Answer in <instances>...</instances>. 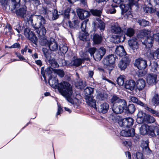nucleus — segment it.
I'll return each mask as SVG.
<instances>
[{
  "label": "nucleus",
  "instance_id": "nucleus-1",
  "mask_svg": "<svg viewBox=\"0 0 159 159\" xmlns=\"http://www.w3.org/2000/svg\"><path fill=\"white\" fill-rule=\"evenodd\" d=\"M50 75L48 81L49 85L52 87L57 88L60 93L69 102L73 104L72 98L73 90L71 85L68 82L63 81L58 84V80L56 77Z\"/></svg>",
  "mask_w": 159,
  "mask_h": 159
},
{
  "label": "nucleus",
  "instance_id": "nucleus-2",
  "mask_svg": "<svg viewBox=\"0 0 159 159\" xmlns=\"http://www.w3.org/2000/svg\"><path fill=\"white\" fill-rule=\"evenodd\" d=\"M113 2L118 4L121 10V14L123 15L128 11L131 7L136 2L134 0H113Z\"/></svg>",
  "mask_w": 159,
  "mask_h": 159
},
{
  "label": "nucleus",
  "instance_id": "nucleus-3",
  "mask_svg": "<svg viewBox=\"0 0 159 159\" xmlns=\"http://www.w3.org/2000/svg\"><path fill=\"white\" fill-rule=\"evenodd\" d=\"M156 127H157L154 125L149 126L147 124H143L140 128V133L143 135L148 134L152 137H155Z\"/></svg>",
  "mask_w": 159,
  "mask_h": 159
},
{
  "label": "nucleus",
  "instance_id": "nucleus-4",
  "mask_svg": "<svg viewBox=\"0 0 159 159\" xmlns=\"http://www.w3.org/2000/svg\"><path fill=\"white\" fill-rule=\"evenodd\" d=\"M130 99L132 102L143 107L146 110L148 111L154 116H159V112L154 110L151 108H149L146 104L139 100L137 98L135 97L130 96Z\"/></svg>",
  "mask_w": 159,
  "mask_h": 159
},
{
  "label": "nucleus",
  "instance_id": "nucleus-5",
  "mask_svg": "<svg viewBox=\"0 0 159 159\" xmlns=\"http://www.w3.org/2000/svg\"><path fill=\"white\" fill-rule=\"evenodd\" d=\"M147 34L146 33L143 31H141L138 35L139 38L145 39V40L142 39L141 42L144 45L146 48H150L152 46V42L153 38L152 37L148 36L146 37Z\"/></svg>",
  "mask_w": 159,
  "mask_h": 159
},
{
  "label": "nucleus",
  "instance_id": "nucleus-6",
  "mask_svg": "<svg viewBox=\"0 0 159 159\" xmlns=\"http://www.w3.org/2000/svg\"><path fill=\"white\" fill-rule=\"evenodd\" d=\"M16 15L24 19L29 20L32 16V15L29 11H27V7L24 6L20 8L16 11Z\"/></svg>",
  "mask_w": 159,
  "mask_h": 159
},
{
  "label": "nucleus",
  "instance_id": "nucleus-7",
  "mask_svg": "<svg viewBox=\"0 0 159 159\" xmlns=\"http://www.w3.org/2000/svg\"><path fill=\"white\" fill-rule=\"evenodd\" d=\"M24 34L25 37L33 43L35 44L37 42L38 40L37 37L29 28H26L24 30Z\"/></svg>",
  "mask_w": 159,
  "mask_h": 159
},
{
  "label": "nucleus",
  "instance_id": "nucleus-8",
  "mask_svg": "<svg viewBox=\"0 0 159 159\" xmlns=\"http://www.w3.org/2000/svg\"><path fill=\"white\" fill-rule=\"evenodd\" d=\"M118 123L121 127L124 128H129L133 124L134 120L131 117L126 118L119 120Z\"/></svg>",
  "mask_w": 159,
  "mask_h": 159
},
{
  "label": "nucleus",
  "instance_id": "nucleus-9",
  "mask_svg": "<svg viewBox=\"0 0 159 159\" xmlns=\"http://www.w3.org/2000/svg\"><path fill=\"white\" fill-rule=\"evenodd\" d=\"M134 65L140 70L145 69L148 66L147 61L140 58L136 60Z\"/></svg>",
  "mask_w": 159,
  "mask_h": 159
},
{
  "label": "nucleus",
  "instance_id": "nucleus-10",
  "mask_svg": "<svg viewBox=\"0 0 159 159\" xmlns=\"http://www.w3.org/2000/svg\"><path fill=\"white\" fill-rule=\"evenodd\" d=\"M111 102L112 105L122 104L123 105H126L127 103L126 101L123 99H120L116 95H113L111 99Z\"/></svg>",
  "mask_w": 159,
  "mask_h": 159
},
{
  "label": "nucleus",
  "instance_id": "nucleus-11",
  "mask_svg": "<svg viewBox=\"0 0 159 159\" xmlns=\"http://www.w3.org/2000/svg\"><path fill=\"white\" fill-rule=\"evenodd\" d=\"M129 58L126 56L122 58L119 62L118 67L121 70H124L129 65Z\"/></svg>",
  "mask_w": 159,
  "mask_h": 159
},
{
  "label": "nucleus",
  "instance_id": "nucleus-12",
  "mask_svg": "<svg viewBox=\"0 0 159 159\" xmlns=\"http://www.w3.org/2000/svg\"><path fill=\"white\" fill-rule=\"evenodd\" d=\"M106 52V49L104 48H101L95 52V55L93 56L94 59L97 61L100 60Z\"/></svg>",
  "mask_w": 159,
  "mask_h": 159
},
{
  "label": "nucleus",
  "instance_id": "nucleus-13",
  "mask_svg": "<svg viewBox=\"0 0 159 159\" xmlns=\"http://www.w3.org/2000/svg\"><path fill=\"white\" fill-rule=\"evenodd\" d=\"M128 45L130 48L134 51L139 48V44L138 40L135 38L130 39L128 41Z\"/></svg>",
  "mask_w": 159,
  "mask_h": 159
},
{
  "label": "nucleus",
  "instance_id": "nucleus-14",
  "mask_svg": "<svg viewBox=\"0 0 159 159\" xmlns=\"http://www.w3.org/2000/svg\"><path fill=\"white\" fill-rule=\"evenodd\" d=\"M147 82L149 85L155 84L157 82V76L155 74H149L147 77Z\"/></svg>",
  "mask_w": 159,
  "mask_h": 159
},
{
  "label": "nucleus",
  "instance_id": "nucleus-15",
  "mask_svg": "<svg viewBox=\"0 0 159 159\" xmlns=\"http://www.w3.org/2000/svg\"><path fill=\"white\" fill-rule=\"evenodd\" d=\"M77 13L80 19L82 20L86 19L90 15V13L88 11L80 9L77 10Z\"/></svg>",
  "mask_w": 159,
  "mask_h": 159
},
{
  "label": "nucleus",
  "instance_id": "nucleus-16",
  "mask_svg": "<svg viewBox=\"0 0 159 159\" xmlns=\"http://www.w3.org/2000/svg\"><path fill=\"white\" fill-rule=\"evenodd\" d=\"M79 21L78 20H74L72 22L68 20L65 22H64L63 23V26L67 28L69 27L71 28H77L78 27Z\"/></svg>",
  "mask_w": 159,
  "mask_h": 159
},
{
  "label": "nucleus",
  "instance_id": "nucleus-17",
  "mask_svg": "<svg viewBox=\"0 0 159 159\" xmlns=\"http://www.w3.org/2000/svg\"><path fill=\"white\" fill-rule=\"evenodd\" d=\"M149 142L148 140L143 141L141 143V146L142 148L143 153L148 155L152 153V151L148 147Z\"/></svg>",
  "mask_w": 159,
  "mask_h": 159
},
{
  "label": "nucleus",
  "instance_id": "nucleus-18",
  "mask_svg": "<svg viewBox=\"0 0 159 159\" xmlns=\"http://www.w3.org/2000/svg\"><path fill=\"white\" fill-rule=\"evenodd\" d=\"M126 105H123L122 104L112 105V110L114 113L118 114L122 113L123 110L126 107Z\"/></svg>",
  "mask_w": 159,
  "mask_h": 159
},
{
  "label": "nucleus",
  "instance_id": "nucleus-19",
  "mask_svg": "<svg viewBox=\"0 0 159 159\" xmlns=\"http://www.w3.org/2000/svg\"><path fill=\"white\" fill-rule=\"evenodd\" d=\"M85 60V58H77L73 57L69 65L77 67L81 65Z\"/></svg>",
  "mask_w": 159,
  "mask_h": 159
},
{
  "label": "nucleus",
  "instance_id": "nucleus-20",
  "mask_svg": "<svg viewBox=\"0 0 159 159\" xmlns=\"http://www.w3.org/2000/svg\"><path fill=\"white\" fill-rule=\"evenodd\" d=\"M48 47L52 51H56L58 49L57 43L55 39L52 38H50V42Z\"/></svg>",
  "mask_w": 159,
  "mask_h": 159
},
{
  "label": "nucleus",
  "instance_id": "nucleus-21",
  "mask_svg": "<svg viewBox=\"0 0 159 159\" xmlns=\"http://www.w3.org/2000/svg\"><path fill=\"white\" fill-rule=\"evenodd\" d=\"M125 86L126 89L132 91L134 89L136 86V82L133 80H127L125 82Z\"/></svg>",
  "mask_w": 159,
  "mask_h": 159
},
{
  "label": "nucleus",
  "instance_id": "nucleus-22",
  "mask_svg": "<svg viewBox=\"0 0 159 159\" xmlns=\"http://www.w3.org/2000/svg\"><path fill=\"white\" fill-rule=\"evenodd\" d=\"M134 129H131L128 130H123L120 132V135L126 137L133 136L134 135Z\"/></svg>",
  "mask_w": 159,
  "mask_h": 159
},
{
  "label": "nucleus",
  "instance_id": "nucleus-23",
  "mask_svg": "<svg viewBox=\"0 0 159 159\" xmlns=\"http://www.w3.org/2000/svg\"><path fill=\"white\" fill-rule=\"evenodd\" d=\"M85 99L88 105L96 109H97L96 107V101L93 99V97L86 96Z\"/></svg>",
  "mask_w": 159,
  "mask_h": 159
},
{
  "label": "nucleus",
  "instance_id": "nucleus-24",
  "mask_svg": "<svg viewBox=\"0 0 159 159\" xmlns=\"http://www.w3.org/2000/svg\"><path fill=\"white\" fill-rule=\"evenodd\" d=\"M145 81L143 79H139L136 83V86L139 90H142L145 86Z\"/></svg>",
  "mask_w": 159,
  "mask_h": 159
},
{
  "label": "nucleus",
  "instance_id": "nucleus-25",
  "mask_svg": "<svg viewBox=\"0 0 159 159\" xmlns=\"http://www.w3.org/2000/svg\"><path fill=\"white\" fill-rule=\"evenodd\" d=\"M41 73L42 76L44 78L45 80H46V77L45 76V73L46 75H49L50 74H52L51 75H52V76H54V75L53 73H52V70H53L51 68L48 67L45 70V72L44 71V68L43 67H42L41 68Z\"/></svg>",
  "mask_w": 159,
  "mask_h": 159
},
{
  "label": "nucleus",
  "instance_id": "nucleus-26",
  "mask_svg": "<svg viewBox=\"0 0 159 159\" xmlns=\"http://www.w3.org/2000/svg\"><path fill=\"white\" fill-rule=\"evenodd\" d=\"M102 62L105 67L108 68V69L110 71L109 73H110L114 68V65L111 64L106 57L103 59Z\"/></svg>",
  "mask_w": 159,
  "mask_h": 159
},
{
  "label": "nucleus",
  "instance_id": "nucleus-27",
  "mask_svg": "<svg viewBox=\"0 0 159 159\" xmlns=\"http://www.w3.org/2000/svg\"><path fill=\"white\" fill-rule=\"evenodd\" d=\"M36 31L39 35L41 37H44L46 34V30L43 26H39V28H36Z\"/></svg>",
  "mask_w": 159,
  "mask_h": 159
},
{
  "label": "nucleus",
  "instance_id": "nucleus-28",
  "mask_svg": "<svg viewBox=\"0 0 159 159\" xmlns=\"http://www.w3.org/2000/svg\"><path fill=\"white\" fill-rule=\"evenodd\" d=\"M115 52L120 57H122L126 54V52L123 47L122 46H119L117 47Z\"/></svg>",
  "mask_w": 159,
  "mask_h": 159
},
{
  "label": "nucleus",
  "instance_id": "nucleus-29",
  "mask_svg": "<svg viewBox=\"0 0 159 159\" xmlns=\"http://www.w3.org/2000/svg\"><path fill=\"white\" fill-rule=\"evenodd\" d=\"M146 115L142 111H139L137 114V121H138L139 123H141L143 121Z\"/></svg>",
  "mask_w": 159,
  "mask_h": 159
},
{
  "label": "nucleus",
  "instance_id": "nucleus-30",
  "mask_svg": "<svg viewBox=\"0 0 159 159\" xmlns=\"http://www.w3.org/2000/svg\"><path fill=\"white\" fill-rule=\"evenodd\" d=\"M113 38L115 40L114 41L117 43L123 42L125 39V36L124 34L120 35H115L113 36Z\"/></svg>",
  "mask_w": 159,
  "mask_h": 159
},
{
  "label": "nucleus",
  "instance_id": "nucleus-31",
  "mask_svg": "<svg viewBox=\"0 0 159 159\" xmlns=\"http://www.w3.org/2000/svg\"><path fill=\"white\" fill-rule=\"evenodd\" d=\"M111 30L112 33L116 34H120L122 31L121 28L119 25H116L111 26Z\"/></svg>",
  "mask_w": 159,
  "mask_h": 159
},
{
  "label": "nucleus",
  "instance_id": "nucleus-32",
  "mask_svg": "<svg viewBox=\"0 0 159 159\" xmlns=\"http://www.w3.org/2000/svg\"><path fill=\"white\" fill-rule=\"evenodd\" d=\"M109 107V105L107 103H104L101 104L100 105L99 110L102 113H105L107 111Z\"/></svg>",
  "mask_w": 159,
  "mask_h": 159
},
{
  "label": "nucleus",
  "instance_id": "nucleus-33",
  "mask_svg": "<svg viewBox=\"0 0 159 159\" xmlns=\"http://www.w3.org/2000/svg\"><path fill=\"white\" fill-rule=\"evenodd\" d=\"M93 92V89L91 87H87L84 89V93L85 94V98L86 96L88 97H92L91 94Z\"/></svg>",
  "mask_w": 159,
  "mask_h": 159
},
{
  "label": "nucleus",
  "instance_id": "nucleus-34",
  "mask_svg": "<svg viewBox=\"0 0 159 159\" xmlns=\"http://www.w3.org/2000/svg\"><path fill=\"white\" fill-rule=\"evenodd\" d=\"M4 31H5V34L7 35H11L14 33L11 27L9 24L6 25L4 29Z\"/></svg>",
  "mask_w": 159,
  "mask_h": 159
},
{
  "label": "nucleus",
  "instance_id": "nucleus-35",
  "mask_svg": "<svg viewBox=\"0 0 159 159\" xmlns=\"http://www.w3.org/2000/svg\"><path fill=\"white\" fill-rule=\"evenodd\" d=\"M75 85L76 87L79 89H83L86 86L85 82H83L81 80L77 81Z\"/></svg>",
  "mask_w": 159,
  "mask_h": 159
},
{
  "label": "nucleus",
  "instance_id": "nucleus-36",
  "mask_svg": "<svg viewBox=\"0 0 159 159\" xmlns=\"http://www.w3.org/2000/svg\"><path fill=\"white\" fill-rule=\"evenodd\" d=\"M88 36V33L86 31H82L80 33L79 37L81 40L84 41L86 40Z\"/></svg>",
  "mask_w": 159,
  "mask_h": 159
},
{
  "label": "nucleus",
  "instance_id": "nucleus-37",
  "mask_svg": "<svg viewBox=\"0 0 159 159\" xmlns=\"http://www.w3.org/2000/svg\"><path fill=\"white\" fill-rule=\"evenodd\" d=\"M124 32L125 34L129 37L133 36L134 34L135 31L134 29L129 28L125 30Z\"/></svg>",
  "mask_w": 159,
  "mask_h": 159
},
{
  "label": "nucleus",
  "instance_id": "nucleus-38",
  "mask_svg": "<svg viewBox=\"0 0 159 159\" xmlns=\"http://www.w3.org/2000/svg\"><path fill=\"white\" fill-rule=\"evenodd\" d=\"M102 37L101 36L98 34H95L93 37V41L95 44H99L102 41Z\"/></svg>",
  "mask_w": 159,
  "mask_h": 159
},
{
  "label": "nucleus",
  "instance_id": "nucleus-39",
  "mask_svg": "<svg viewBox=\"0 0 159 159\" xmlns=\"http://www.w3.org/2000/svg\"><path fill=\"white\" fill-rule=\"evenodd\" d=\"M155 121V119L154 118L153 116L148 115H146L143 120V121L149 123H153Z\"/></svg>",
  "mask_w": 159,
  "mask_h": 159
},
{
  "label": "nucleus",
  "instance_id": "nucleus-40",
  "mask_svg": "<svg viewBox=\"0 0 159 159\" xmlns=\"http://www.w3.org/2000/svg\"><path fill=\"white\" fill-rule=\"evenodd\" d=\"M98 21V28L101 31L104 30L105 28V23L102 20H100L99 18L96 19Z\"/></svg>",
  "mask_w": 159,
  "mask_h": 159
},
{
  "label": "nucleus",
  "instance_id": "nucleus-41",
  "mask_svg": "<svg viewBox=\"0 0 159 159\" xmlns=\"http://www.w3.org/2000/svg\"><path fill=\"white\" fill-rule=\"evenodd\" d=\"M150 65L151 66V70L154 72H159L158 71V66L157 63L156 62L150 63Z\"/></svg>",
  "mask_w": 159,
  "mask_h": 159
},
{
  "label": "nucleus",
  "instance_id": "nucleus-42",
  "mask_svg": "<svg viewBox=\"0 0 159 159\" xmlns=\"http://www.w3.org/2000/svg\"><path fill=\"white\" fill-rule=\"evenodd\" d=\"M125 76L124 75H120L117 79L116 81L119 85H123L124 84Z\"/></svg>",
  "mask_w": 159,
  "mask_h": 159
},
{
  "label": "nucleus",
  "instance_id": "nucleus-43",
  "mask_svg": "<svg viewBox=\"0 0 159 159\" xmlns=\"http://www.w3.org/2000/svg\"><path fill=\"white\" fill-rule=\"evenodd\" d=\"M50 42V39L47 40L44 37L41 39L40 44L41 45L44 46H48Z\"/></svg>",
  "mask_w": 159,
  "mask_h": 159
},
{
  "label": "nucleus",
  "instance_id": "nucleus-44",
  "mask_svg": "<svg viewBox=\"0 0 159 159\" xmlns=\"http://www.w3.org/2000/svg\"><path fill=\"white\" fill-rule=\"evenodd\" d=\"M152 102L155 105H159V95L155 94L152 97Z\"/></svg>",
  "mask_w": 159,
  "mask_h": 159
},
{
  "label": "nucleus",
  "instance_id": "nucleus-45",
  "mask_svg": "<svg viewBox=\"0 0 159 159\" xmlns=\"http://www.w3.org/2000/svg\"><path fill=\"white\" fill-rule=\"evenodd\" d=\"M37 20L40 25V26H43L45 23V20L44 18L41 16H39L37 17Z\"/></svg>",
  "mask_w": 159,
  "mask_h": 159
},
{
  "label": "nucleus",
  "instance_id": "nucleus-46",
  "mask_svg": "<svg viewBox=\"0 0 159 159\" xmlns=\"http://www.w3.org/2000/svg\"><path fill=\"white\" fill-rule=\"evenodd\" d=\"M106 57L109 60L111 64L113 65V63L116 60V56H115L114 55L111 54L107 56Z\"/></svg>",
  "mask_w": 159,
  "mask_h": 159
},
{
  "label": "nucleus",
  "instance_id": "nucleus-47",
  "mask_svg": "<svg viewBox=\"0 0 159 159\" xmlns=\"http://www.w3.org/2000/svg\"><path fill=\"white\" fill-rule=\"evenodd\" d=\"M54 73H53L54 75L57 74L58 75L61 77H62L64 76V73L63 70H55L54 71Z\"/></svg>",
  "mask_w": 159,
  "mask_h": 159
},
{
  "label": "nucleus",
  "instance_id": "nucleus-48",
  "mask_svg": "<svg viewBox=\"0 0 159 159\" xmlns=\"http://www.w3.org/2000/svg\"><path fill=\"white\" fill-rule=\"evenodd\" d=\"M127 109L129 112L131 114L133 113L135 110V107L133 104L129 105Z\"/></svg>",
  "mask_w": 159,
  "mask_h": 159
},
{
  "label": "nucleus",
  "instance_id": "nucleus-49",
  "mask_svg": "<svg viewBox=\"0 0 159 159\" xmlns=\"http://www.w3.org/2000/svg\"><path fill=\"white\" fill-rule=\"evenodd\" d=\"M90 12L93 16H99L102 13L101 11L98 10H91Z\"/></svg>",
  "mask_w": 159,
  "mask_h": 159
},
{
  "label": "nucleus",
  "instance_id": "nucleus-50",
  "mask_svg": "<svg viewBox=\"0 0 159 159\" xmlns=\"http://www.w3.org/2000/svg\"><path fill=\"white\" fill-rule=\"evenodd\" d=\"M96 98L99 101H102L105 100L106 98V97L104 94L101 93L97 95Z\"/></svg>",
  "mask_w": 159,
  "mask_h": 159
},
{
  "label": "nucleus",
  "instance_id": "nucleus-51",
  "mask_svg": "<svg viewBox=\"0 0 159 159\" xmlns=\"http://www.w3.org/2000/svg\"><path fill=\"white\" fill-rule=\"evenodd\" d=\"M144 11L148 13H152L155 12V10L152 7H146L144 9Z\"/></svg>",
  "mask_w": 159,
  "mask_h": 159
},
{
  "label": "nucleus",
  "instance_id": "nucleus-52",
  "mask_svg": "<svg viewBox=\"0 0 159 159\" xmlns=\"http://www.w3.org/2000/svg\"><path fill=\"white\" fill-rule=\"evenodd\" d=\"M60 50L63 53H66L68 50V48L65 45H63L62 47H60Z\"/></svg>",
  "mask_w": 159,
  "mask_h": 159
},
{
  "label": "nucleus",
  "instance_id": "nucleus-53",
  "mask_svg": "<svg viewBox=\"0 0 159 159\" xmlns=\"http://www.w3.org/2000/svg\"><path fill=\"white\" fill-rule=\"evenodd\" d=\"M88 21V19H86L82 23L81 26L82 31H86L85 29L86 27V24Z\"/></svg>",
  "mask_w": 159,
  "mask_h": 159
},
{
  "label": "nucleus",
  "instance_id": "nucleus-54",
  "mask_svg": "<svg viewBox=\"0 0 159 159\" xmlns=\"http://www.w3.org/2000/svg\"><path fill=\"white\" fill-rule=\"evenodd\" d=\"M20 4L19 3H16L14 2H13L12 5L9 6V7L11 9V11L15 9L17 7H19Z\"/></svg>",
  "mask_w": 159,
  "mask_h": 159
},
{
  "label": "nucleus",
  "instance_id": "nucleus-55",
  "mask_svg": "<svg viewBox=\"0 0 159 159\" xmlns=\"http://www.w3.org/2000/svg\"><path fill=\"white\" fill-rule=\"evenodd\" d=\"M146 55L148 58H152L156 57L154 55V53H153L151 52L150 50H148L146 53Z\"/></svg>",
  "mask_w": 159,
  "mask_h": 159
},
{
  "label": "nucleus",
  "instance_id": "nucleus-56",
  "mask_svg": "<svg viewBox=\"0 0 159 159\" xmlns=\"http://www.w3.org/2000/svg\"><path fill=\"white\" fill-rule=\"evenodd\" d=\"M58 17V12L57 10H54L52 12V19L53 20H54L57 19Z\"/></svg>",
  "mask_w": 159,
  "mask_h": 159
},
{
  "label": "nucleus",
  "instance_id": "nucleus-57",
  "mask_svg": "<svg viewBox=\"0 0 159 159\" xmlns=\"http://www.w3.org/2000/svg\"><path fill=\"white\" fill-rule=\"evenodd\" d=\"M70 9L67 8L64 11L63 16L65 18H69V13Z\"/></svg>",
  "mask_w": 159,
  "mask_h": 159
},
{
  "label": "nucleus",
  "instance_id": "nucleus-58",
  "mask_svg": "<svg viewBox=\"0 0 159 159\" xmlns=\"http://www.w3.org/2000/svg\"><path fill=\"white\" fill-rule=\"evenodd\" d=\"M140 25L143 26H146L148 25L149 23V22L144 20H140Z\"/></svg>",
  "mask_w": 159,
  "mask_h": 159
},
{
  "label": "nucleus",
  "instance_id": "nucleus-59",
  "mask_svg": "<svg viewBox=\"0 0 159 159\" xmlns=\"http://www.w3.org/2000/svg\"><path fill=\"white\" fill-rule=\"evenodd\" d=\"M16 56L19 58L20 61H26L27 60L23 56L21 55L19 53L16 52L15 53Z\"/></svg>",
  "mask_w": 159,
  "mask_h": 159
},
{
  "label": "nucleus",
  "instance_id": "nucleus-60",
  "mask_svg": "<svg viewBox=\"0 0 159 159\" xmlns=\"http://www.w3.org/2000/svg\"><path fill=\"white\" fill-rule=\"evenodd\" d=\"M96 48H89L88 50V52L90 54L91 56L93 55L94 52H96Z\"/></svg>",
  "mask_w": 159,
  "mask_h": 159
},
{
  "label": "nucleus",
  "instance_id": "nucleus-61",
  "mask_svg": "<svg viewBox=\"0 0 159 159\" xmlns=\"http://www.w3.org/2000/svg\"><path fill=\"white\" fill-rule=\"evenodd\" d=\"M116 10L113 7L107 10V12L108 13L113 14L116 12Z\"/></svg>",
  "mask_w": 159,
  "mask_h": 159
},
{
  "label": "nucleus",
  "instance_id": "nucleus-62",
  "mask_svg": "<svg viewBox=\"0 0 159 159\" xmlns=\"http://www.w3.org/2000/svg\"><path fill=\"white\" fill-rule=\"evenodd\" d=\"M155 0H145V4H148L151 5H153V4L155 3Z\"/></svg>",
  "mask_w": 159,
  "mask_h": 159
},
{
  "label": "nucleus",
  "instance_id": "nucleus-63",
  "mask_svg": "<svg viewBox=\"0 0 159 159\" xmlns=\"http://www.w3.org/2000/svg\"><path fill=\"white\" fill-rule=\"evenodd\" d=\"M7 0H0V5H2V7L6 8L7 5Z\"/></svg>",
  "mask_w": 159,
  "mask_h": 159
},
{
  "label": "nucleus",
  "instance_id": "nucleus-64",
  "mask_svg": "<svg viewBox=\"0 0 159 159\" xmlns=\"http://www.w3.org/2000/svg\"><path fill=\"white\" fill-rule=\"evenodd\" d=\"M136 157L137 159H143V154L140 152H137L136 153Z\"/></svg>",
  "mask_w": 159,
  "mask_h": 159
}]
</instances>
